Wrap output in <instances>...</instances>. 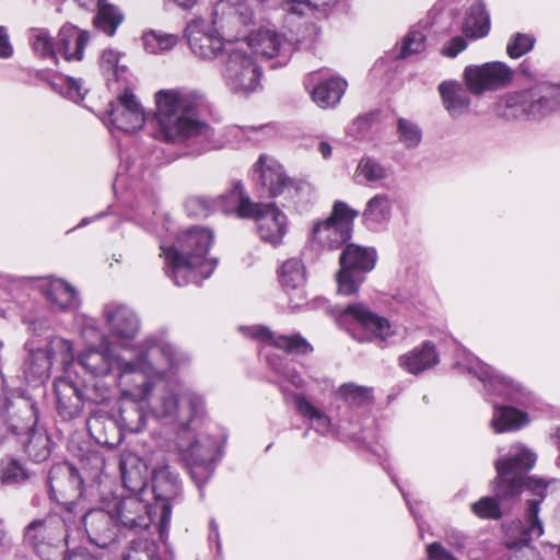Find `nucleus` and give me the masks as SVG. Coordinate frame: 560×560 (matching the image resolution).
<instances>
[{"mask_svg":"<svg viewBox=\"0 0 560 560\" xmlns=\"http://www.w3.org/2000/svg\"><path fill=\"white\" fill-rule=\"evenodd\" d=\"M347 82L341 78H330L319 82L312 91L313 101L322 108L337 105L345 91Z\"/></svg>","mask_w":560,"mask_h":560,"instance_id":"obj_38","label":"nucleus"},{"mask_svg":"<svg viewBox=\"0 0 560 560\" xmlns=\"http://www.w3.org/2000/svg\"><path fill=\"white\" fill-rule=\"evenodd\" d=\"M226 85L234 93L247 95L260 85V68L256 58L246 54L245 44H230L222 70Z\"/></svg>","mask_w":560,"mask_h":560,"instance_id":"obj_9","label":"nucleus"},{"mask_svg":"<svg viewBox=\"0 0 560 560\" xmlns=\"http://www.w3.org/2000/svg\"><path fill=\"white\" fill-rule=\"evenodd\" d=\"M559 107L560 85L538 82L500 97L494 105V112L508 120L539 121L557 112Z\"/></svg>","mask_w":560,"mask_h":560,"instance_id":"obj_5","label":"nucleus"},{"mask_svg":"<svg viewBox=\"0 0 560 560\" xmlns=\"http://www.w3.org/2000/svg\"><path fill=\"white\" fill-rule=\"evenodd\" d=\"M185 209L188 215L196 218L208 217L215 211L214 198L205 196H192L185 202Z\"/></svg>","mask_w":560,"mask_h":560,"instance_id":"obj_53","label":"nucleus"},{"mask_svg":"<svg viewBox=\"0 0 560 560\" xmlns=\"http://www.w3.org/2000/svg\"><path fill=\"white\" fill-rule=\"evenodd\" d=\"M272 131L270 125L259 126H233L230 128V133L233 135L237 141H261L266 136Z\"/></svg>","mask_w":560,"mask_h":560,"instance_id":"obj_52","label":"nucleus"},{"mask_svg":"<svg viewBox=\"0 0 560 560\" xmlns=\"http://www.w3.org/2000/svg\"><path fill=\"white\" fill-rule=\"evenodd\" d=\"M30 474L25 466L13 457L2 459L0 466V478L3 483L16 485L28 479Z\"/></svg>","mask_w":560,"mask_h":560,"instance_id":"obj_47","label":"nucleus"},{"mask_svg":"<svg viewBox=\"0 0 560 560\" xmlns=\"http://www.w3.org/2000/svg\"><path fill=\"white\" fill-rule=\"evenodd\" d=\"M279 281L289 295V303L296 308L305 301L304 284L306 281L305 267L302 260L290 258L285 260L279 272Z\"/></svg>","mask_w":560,"mask_h":560,"instance_id":"obj_27","label":"nucleus"},{"mask_svg":"<svg viewBox=\"0 0 560 560\" xmlns=\"http://www.w3.org/2000/svg\"><path fill=\"white\" fill-rule=\"evenodd\" d=\"M67 521L58 516L33 520L23 530V544L38 557H46L50 549L68 545Z\"/></svg>","mask_w":560,"mask_h":560,"instance_id":"obj_13","label":"nucleus"},{"mask_svg":"<svg viewBox=\"0 0 560 560\" xmlns=\"http://www.w3.org/2000/svg\"><path fill=\"white\" fill-rule=\"evenodd\" d=\"M337 398L349 407L359 408L372 402V389L353 383L342 384L337 390Z\"/></svg>","mask_w":560,"mask_h":560,"instance_id":"obj_45","label":"nucleus"},{"mask_svg":"<svg viewBox=\"0 0 560 560\" xmlns=\"http://www.w3.org/2000/svg\"><path fill=\"white\" fill-rule=\"evenodd\" d=\"M202 95L190 90H161L155 94L156 110L148 119L152 137L168 143L192 141L208 149L213 136L209 125L198 118Z\"/></svg>","mask_w":560,"mask_h":560,"instance_id":"obj_3","label":"nucleus"},{"mask_svg":"<svg viewBox=\"0 0 560 560\" xmlns=\"http://www.w3.org/2000/svg\"><path fill=\"white\" fill-rule=\"evenodd\" d=\"M472 513L485 520H499L502 516L501 506L497 499L483 497L471 504Z\"/></svg>","mask_w":560,"mask_h":560,"instance_id":"obj_54","label":"nucleus"},{"mask_svg":"<svg viewBox=\"0 0 560 560\" xmlns=\"http://www.w3.org/2000/svg\"><path fill=\"white\" fill-rule=\"evenodd\" d=\"M467 47L466 40L460 37L456 36L448 40L444 47H443V55L447 57H456L459 52H462Z\"/></svg>","mask_w":560,"mask_h":560,"instance_id":"obj_60","label":"nucleus"},{"mask_svg":"<svg viewBox=\"0 0 560 560\" xmlns=\"http://www.w3.org/2000/svg\"><path fill=\"white\" fill-rule=\"evenodd\" d=\"M33 52L44 61L57 65V45L47 28L33 27L27 32Z\"/></svg>","mask_w":560,"mask_h":560,"instance_id":"obj_42","label":"nucleus"},{"mask_svg":"<svg viewBox=\"0 0 560 560\" xmlns=\"http://www.w3.org/2000/svg\"><path fill=\"white\" fill-rule=\"evenodd\" d=\"M189 361V354L173 345L165 334L150 335L136 346L133 358L117 362L115 383L124 398L147 401L156 418L177 425L178 454L202 497L218 455L214 439L195 433L205 400L179 380L167 378V372Z\"/></svg>","mask_w":560,"mask_h":560,"instance_id":"obj_1","label":"nucleus"},{"mask_svg":"<svg viewBox=\"0 0 560 560\" xmlns=\"http://www.w3.org/2000/svg\"><path fill=\"white\" fill-rule=\"evenodd\" d=\"M83 524L91 542L100 548H107L118 538L120 526L114 511L91 510L84 514Z\"/></svg>","mask_w":560,"mask_h":560,"instance_id":"obj_23","label":"nucleus"},{"mask_svg":"<svg viewBox=\"0 0 560 560\" xmlns=\"http://www.w3.org/2000/svg\"><path fill=\"white\" fill-rule=\"evenodd\" d=\"M376 252L355 244L346 245L339 257L340 270L337 275L338 291L349 295L358 291L365 275L373 270Z\"/></svg>","mask_w":560,"mask_h":560,"instance_id":"obj_12","label":"nucleus"},{"mask_svg":"<svg viewBox=\"0 0 560 560\" xmlns=\"http://www.w3.org/2000/svg\"><path fill=\"white\" fill-rule=\"evenodd\" d=\"M119 469L124 487L132 493H141L148 482V471L151 470L150 454L141 458L125 451L120 455Z\"/></svg>","mask_w":560,"mask_h":560,"instance_id":"obj_24","label":"nucleus"},{"mask_svg":"<svg viewBox=\"0 0 560 560\" xmlns=\"http://www.w3.org/2000/svg\"><path fill=\"white\" fill-rule=\"evenodd\" d=\"M425 35L419 28H412L405 37L399 56L407 58L419 54L425 48Z\"/></svg>","mask_w":560,"mask_h":560,"instance_id":"obj_55","label":"nucleus"},{"mask_svg":"<svg viewBox=\"0 0 560 560\" xmlns=\"http://www.w3.org/2000/svg\"><path fill=\"white\" fill-rule=\"evenodd\" d=\"M293 399L299 413L311 421L312 428L317 433L320 435H327L332 431L331 419L328 415L302 395L294 394Z\"/></svg>","mask_w":560,"mask_h":560,"instance_id":"obj_41","label":"nucleus"},{"mask_svg":"<svg viewBox=\"0 0 560 560\" xmlns=\"http://www.w3.org/2000/svg\"><path fill=\"white\" fill-rule=\"evenodd\" d=\"M142 42L149 54L156 55L173 49L178 43V36L159 31H149L143 34Z\"/></svg>","mask_w":560,"mask_h":560,"instance_id":"obj_46","label":"nucleus"},{"mask_svg":"<svg viewBox=\"0 0 560 560\" xmlns=\"http://www.w3.org/2000/svg\"><path fill=\"white\" fill-rule=\"evenodd\" d=\"M11 547V539L8 534L4 521L0 520V552H5Z\"/></svg>","mask_w":560,"mask_h":560,"instance_id":"obj_64","label":"nucleus"},{"mask_svg":"<svg viewBox=\"0 0 560 560\" xmlns=\"http://www.w3.org/2000/svg\"><path fill=\"white\" fill-rule=\"evenodd\" d=\"M152 492L158 503H161V517L159 524L160 538L167 534L171 518V501L182 492L178 474L172 470L164 451L150 453Z\"/></svg>","mask_w":560,"mask_h":560,"instance_id":"obj_6","label":"nucleus"},{"mask_svg":"<svg viewBox=\"0 0 560 560\" xmlns=\"http://www.w3.org/2000/svg\"><path fill=\"white\" fill-rule=\"evenodd\" d=\"M102 317L109 335L121 345L137 337L141 322L138 314L127 304L110 301L104 304Z\"/></svg>","mask_w":560,"mask_h":560,"instance_id":"obj_18","label":"nucleus"},{"mask_svg":"<svg viewBox=\"0 0 560 560\" xmlns=\"http://www.w3.org/2000/svg\"><path fill=\"white\" fill-rule=\"evenodd\" d=\"M89 33L74 25H63L58 34L57 56L61 55L67 61H80L83 58Z\"/></svg>","mask_w":560,"mask_h":560,"instance_id":"obj_30","label":"nucleus"},{"mask_svg":"<svg viewBox=\"0 0 560 560\" xmlns=\"http://www.w3.org/2000/svg\"><path fill=\"white\" fill-rule=\"evenodd\" d=\"M358 215L359 211L345 201H335L329 217L314 223L311 233L312 243L326 249L341 247L351 238L353 222Z\"/></svg>","mask_w":560,"mask_h":560,"instance_id":"obj_11","label":"nucleus"},{"mask_svg":"<svg viewBox=\"0 0 560 560\" xmlns=\"http://www.w3.org/2000/svg\"><path fill=\"white\" fill-rule=\"evenodd\" d=\"M241 331L257 341L272 346L288 354L306 355L313 351L312 345L300 334L276 335L269 328L260 325L240 327Z\"/></svg>","mask_w":560,"mask_h":560,"instance_id":"obj_21","label":"nucleus"},{"mask_svg":"<svg viewBox=\"0 0 560 560\" xmlns=\"http://www.w3.org/2000/svg\"><path fill=\"white\" fill-rule=\"evenodd\" d=\"M83 396L85 400L100 405L109 399L110 388L106 385L95 384L91 387H86L83 392Z\"/></svg>","mask_w":560,"mask_h":560,"instance_id":"obj_58","label":"nucleus"},{"mask_svg":"<svg viewBox=\"0 0 560 560\" xmlns=\"http://www.w3.org/2000/svg\"><path fill=\"white\" fill-rule=\"evenodd\" d=\"M529 422L526 412L510 406L493 405L491 427L497 433L515 431Z\"/></svg>","mask_w":560,"mask_h":560,"instance_id":"obj_36","label":"nucleus"},{"mask_svg":"<svg viewBox=\"0 0 560 560\" xmlns=\"http://www.w3.org/2000/svg\"><path fill=\"white\" fill-rule=\"evenodd\" d=\"M138 401L121 409L120 420L124 429L130 433H138L145 427L147 417L137 405Z\"/></svg>","mask_w":560,"mask_h":560,"instance_id":"obj_48","label":"nucleus"},{"mask_svg":"<svg viewBox=\"0 0 560 560\" xmlns=\"http://www.w3.org/2000/svg\"><path fill=\"white\" fill-rule=\"evenodd\" d=\"M27 355L23 364V375L27 383H43L48 378L52 366L39 340L32 338L25 343Z\"/></svg>","mask_w":560,"mask_h":560,"instance_id":"obj_28","label":"nucleus"},{"mask_svg":"<svg viewBox=\"0 0 560 560\" xmlns=\"http://www.w3.org/2000/svg\"><path fill=\"white\" fill-rule=\"evenodd\" d=\"M389 176V167H386L374 158L363 156L358 163L353 179L359 185L376 188L385 187V180Z\"/></svg>","mask_w":560,"mask_h":560,"instance_id":"obj_34","label":"nucleus"},{"mask_svg":"<svg viewBox=\"0 0 560 560\" xmlns=\"http://www.w3.org/2000/svg\"><path fill=\"white\" fill-rule=\"evenodd\" d=\"M428 557L430 560H458L448 550H446L440 542H433L427 548Z\"/></svg>","mask_w":560,"mask_h":560,"instance_id":"obj_59","label":"nucleus"},{"mask_svg":"<svg viewBox=\"0 0 560 560\" xmlns=\"http://www.w3.org/2000/svg\"><path fill=\"white\" fill-rule=\"evenodd\" d=\"M27 413L30 416V423L25 428L26 441L24 442V450L34 462L40 463L50 455V440L45 432L35 429L37 413L33 405H27Z\"/></svg>","mask_w":560,"mask_h":560,"instance_id":"obj_33","label":"nucleus"},{"mask_svg":"<svg viewBox=\"0 0 560 560\" xmlns=\"http://www.w3.org/2000/svg\"><path fill=\"white\" fill-rule=\"evenodd\" d=\"M139 494L125 497L114 508L119 526L133 533L147 530L152 523L151 506Z\"/></svg>","mask_w":560,"mask_h":560,"instance_id":"obj_20","label":"nucleus"},{"mask_svg":"<svg viewBox=\"0 0 560 560\" xmlns=\"http://www.w3.org/2000/svg\"><path fill=\"white\" fill-rule=\"evenodd\" d=\"M212 243V231L200 226L180 232L172 244L162 242L165 275L177 287L199 284L209 278L217 265L215 259L207 256Z\"/></svg>","mask_w":560,"mask_h":560,"instance_id":"obj_4","label":"nucleus"},{"mask_svg":"<svg viewBox=\"0 0 560 560\" xmlns=\"http://www.w3.org/2000/svg\"><path fill=\"white\" fill-rule=\"evenodd\" d=\"M234 44H245L246 54L254 57L277 58L272 67L284 66L291 55V43L273 25L260 26L252 31L245 39H237Z\"/></svg>","mask_w":560,"mask_h":560,"instance_id":"obj_14","label":"nucleus"},{"mask_svg":"<svg viewBox=\"0 0 560 560\" xmlns=\"http://www.w3.org/2000/svg\"><path fill=\"white\" fill-rule=\"evenodd\" d=\"M399 361L407 372L418 374L438 364L439 355L434 345L427 341L421 347L401 355Z\"/></svg>","mask_w":560,"mask_h":560,"instance_id":"obj_35","label":"nucleus"},{"mask_svg":"<svg viewBox=\"0 0 560 560\" xmlns=\"http://www.w3.org/2000/svg\"><path fill=\"white\" fill-rule=\"evenodd\" d=\"M254 172L257 174L261 194L268 197H283L285 200L296 201L311 190L307 183L290 178L278 161L265 154L259 156Z\"/></svg>","mask_w":560,"mask_h":560,"instance_id":"obj_10","label":"nucleus"},{"mask_svg":"<svg viewBox=\"0 0 560 560\" xmlns=\"http://www.w3.org/2000/svg\"><path fill=\"white\" fill-rule=\"evenodd\" d=\"M101 68L107 84L116 91L126 89L128 69L119 65V54L113 49L104 50L101 56Z\"/></svg>","mask_w":560,"mask_h":560,"instance_id":"obj_40","label":"nucleus"},{"mask_svg":"<svg viewBox=\"0 0 560 560\" xmlns=\"http://www.w3.org/2000/svg\"><path fill=\"white\" fill-rule=\"evenodd\" d=\"M121 359L106 345L98 348L88 347L79 353L77 361L85 373L97 378L116 372L117 362Z\"/></svg>","mask_w":560,"mask_h":560,"instance_id":"obj_25","label":"nucleus"},{"mask_svg":"<svg viewBox=\"0 0 560 560\" xmlns=\"http://www.w3.org/2000/svg\"><path fill=\"white\" fill-rule=\"evenodd\" d=\"M73 323L79 334L86 342H94L103 339V334L97 320L84 313L74 312Z\"/></svg>","mask_w":560,"mask_h":560,"instance_id":"obj_49","label":"nucleus"},{"mask_svg":"<svg viewBox=\"0 0 560 560\" xmlns=\"http://www.w3.org/2000/svg\"><path fill=\"white\" fill-rule=\"evenodd\" d=\"M490 31V16L483 2L472 3L466 12L463 33L470 38L485 37Z\"/></svg>","mask_w":560,"mask_h":560,"instance_id":"obj_39","label":"nucleus"},{"mask_svg":"<svg viewBox=\"0 0 560 560\" xmlns=\"http://www.w3.org/2000/svg\"><path fill=\"white\" fill-rule=\"evenodd\" d=\"M464 79L470 93L480 95L487 90L508 83L511 80V72L501 62H489L482 66L466 67Z\"/></svg>","mask_w":560,"mask_h":560,"instance_id":"obj_19","label":"nucleus"},{"mask_svg":"<svg viewBox=\"0 0 560 560\" xmlns=\"http://www.w3.org/2000/svg\"><path fill=\"white\" fill-rule=\"evenodd\" d=\"M52 88L62 96L69 98L74 103L82 101L88 92L80 80L71 77H62L58 82L52 83Z\"/></svg>","mask_w":560,"mask_h":560,"instance_id":"obj_50","label":"nucleus"},{"mask_svg":"<svg viewBox=\"0 0 560 560\" xmlns=\"http://www.w3.org/2000/svg\"><path fill=\"white\" fill-rule=\"evenodd\" d=\"M45 298L58 310L74 313L81 305L77 289L59 278H45L38 285Z\"/></svg>","mask_w":560,"mask_h":560,"instance_id":"obj_26","label":"nucleus"},{"mask_svg":"<svg viewBox=\"0 0 560 560\" xmlns=\"http://www.w3.org/2000/svg\"><path fill=\"white\" fill-rule=\"evenodd\" d=\"M256 207L250 219L256 222L259 240L271 247L280 246L289 230L287 214L273 202H258Z\"/></svg>","mask_w":560,"mask_h":560,"instance_id":"obj_17","label":"nucleus"},{"mask_svg":"<svg viewBox=\"0 0 560 560\" xmlns=\"http://www.w3.org/2000/svg\"><path fill=\"white\" fill-rule=\"evenodd\" d=\"M190 50L201 59L211 60L219 55L226 57V47L234 42H224L212 28L206 30L200 23L192 22L186 27Z\"/></svg>","mask_w":560,"mask_h":560,"instance_id":"obj_22","label":"nucleus"},{"mask_svg":"<svg viewBox=\"0 0 560 560\" xmlns=\"http://www.w3.org/2000/svg\"><path fill=\"white\" fill-rule=\"evenodd\" d=\"M214 201L215 209H220L226 214L235 213L238 218L243 219L252 218L253 211L257 208L258 203L253 202L245 194L241 182L235 183L228 192L214 198Z\"/></svg>","mask_w":560,"mask_h":560,"instance_id":"obj_31","label":"nucleus"},{"mask_svg":"<svg viewBox=\"0 0 560 560\" xmlns=\"http://www.w3.org/2000/svg\"><path fill=\"white\" fill-rule=\"evenodd\" d=\"M535 44V37L530 34L516 33L506 46V52L511 58H520L530 51Z\"/></svg>","mask_w":560,"mask_h":560,"instance_id":"obj_56","label":"nucleus"},{"mask_svg":"<svg viewBox=\"0 0 560 560\" xmlns=\"http://www.w3.org/2000/svg\"><path fill=\"white\" fill-rule=\"evenodd\" d=\"M96 2L98 12L94 19V24L106 35L113 36L122 22L124 15L118 8L107 3L106 0H96Z\"/></svg>","mask_w":560,"mask_h":560,"instance_id":"obj_44","label":"nucleus"},{"mask_svg":"<svg viewBox=\"0 0 560 560\" xmlns=\"http://www.w3.org/2000/svg\"><path fill=\"white\" fill-rule=\"evenodd\" d=\"M63 560H97L84 548L68 550Z\"/></svg>","mask_w":560,"mask_h":560,"instance_id":"obj_63","label":"nucleus"},{"mask_svg":"<svg viewBox=\"0 0 560 560\" xmlns=\"http://www.w3.org/2000/svg\"><path fill=\"white\" fill-rule=\"evenodd\" d=\"M83 480L77 468L67 463L54 466L48 475L50 498L63 504L69 511L82 497Z\"/></svg>","mask_w":560,"mask_h":560,"instance_id":"obj_16","label":"nucleus"},{"mask_svg":"<svg viewBox=\"0 0 560 560\" xmlns=\"http://www.w3.org/2000/svg\"><path fill=\"white\" fill-rule=\"evenodd\" d=\"M267 361L271 368H273L285 381L292 384L296 388H302L305 385V382L300 373L294 370L282 366L281 364H277L271 361L270 357L267 354Z\"/></svg>","mask_w":560,"mask_h":560,"instance_id":"obj_57","label":"nucleus"},{"mask_svg":"<svg viewBox=\"0 0 560 560\" xmlns=\"http://www.w3.org/2000/svg\"><path fill=\"white\" fill-rule=\"evenodd\" d=\"M446 540L448 545L456 548L457 550H463L467 546V537L456 529H450L446 532Z\"/></svg>","mask_w":560,"mask_h":560,"instance_id":"obj_61","label":"nucleus"},{"mask_svg":"<svg viewBox=\"0 0 560 560\" xmlns=\"http://www.w3.org/2000/svg\"><path fill=\"white\" fill-rule=\"evenodd\" d=\"M13 54V47L9 42L7 28L0 25V58H10Z\"/></svg>","mask_w":560,"mask_h":560,"instance_id":"obj_62","label":"nucleus"},{"mask_svg":"<svg viewBox=\"0 0 560 560\" xmlns=\"http://www.w3.org/2000/svg\"><path fill=\"white\" fill-rule=\"evenodd\" d=\"M125 90L124 94L109 103L105 124L119 131L132 133L141 129L147 119L136 96L127 88Z\"/></svg>","mask_w":560,"mask_h":560,"instance_id":"obj_15","label":"nucleus"},{"mask_svg":"<svg viewBox=\"0 0 560 560\" xmlns=\"http://www.w3.org/2000/svg\"><path fill=\"white\" fill-rule=\"evenodd\" d=\"M536 454L523 444H514L509 453L495 462L498 471L497 494L504 499L518 495L524 489L529 490L538 499L527 501L524 520H517L506 527V545L511 548L527 546L533 539L544 534L540 521L539 505L546 495L548 482L544 479L524 474L530 470L536 463Z\"/></svg>","mask_w":560,"mask_h":560,"instance_id":"obj_2","label":"nucleus"},{"mask_svg":"<svg viewBox=\"0 0 560 560\" xmlns=\"http://www.w3.org/2000/svg\"><path fill=\"white\" fill-rule=\"evenodd\" d=\"M42 346L52 365L59 364L66 371L73 363L74 353L72 341L59 336H52Z\"/></svg>","mask_w":560,"mask_h":560,"instance_id":"obj_43","label":"nucleus"},{"mask_svg":"<svg viewBox=\"0 0 560 560\" xmlns=\"http://www.w3.org/2000/svg\"><path fill=\"white\" fill-rule=\"evenodd\" d=\"M439 92L445 110L452 118L468 114L470 109L469 90L456 81H444L439 85Z\"/></svg>","mask_w":560,"mask_h":560,"instance_id":"obj_32","label":"nucleus"},{"mask_svg":"<svg viewBox=\"0 0 560 560\" xmlns=\"http://www.w3.org/2000/svg\"><path fill=\"white\" fill-rule=\"evenodd\" d=\"M393 200L389 195L378 192L366 201L362 213L364 223L370 228L380 226L389 221Z\"/></svg>","mask_w":560,"mask_h":560,"instance_id":"obj_37","label":"nucleus"},{"mask_svg":"<svg viewBox=\"0 0 560 560\" xmlns=\"http://www.w3.org/2000/svg\"><path fill=\"white\" fill-rule=\"evenodd\" d=\"M338 324L360 342L386 341L395 334V329L385 317L378 316L363 303L343 307L338 314Z\"/></svg>","mask_w":560,"mask_h":560,"instance_id":"obj_8","label":"nucleus"},{"mask_svg":"<svg viewBox=\"0 0 560 560\" xmlns=\"http://www.w3.org/2000/svg\"><path fill=\"white\" fill-rule=\"evenodd\" d=\"M397 135L399 141L407 149L417 148L422 138V132L419 126L405 118H399L397 121Z\"/></svg>","mask_w":560,"mask_h":560,"instance_id":"obj_51","label":"nucleus"},{"mask_svg":"<svg viewBox=\"0 0 560 560\" xmlns=\"http://www.w3.org/2000/svg\"><path fill=\"white\" fill-rule=\"evenodd\" d=\"M55 394L57 397V410L65 420H71L81 412L84 399L83 392L66 377H59L55 384Z\"/></svg>","mask_w":560,"mask_h":560,"instance_id":"obj_29","label":"nucleus"},{"mask_svg":"<svg viewBox=\"0 0 560 560\" xmlns=\"http://www.w3.org/2000/svg\"><path fill=\"white\" fill-rule=\"evenodd\" d=\"M456 366L477 377L488 395H497L503 399L525 404L529 392L518 382L503 376L472 353L464 351Z\"/></svg>","mask_w":560,"mask_h":560,"instance_id":"obj_7","label":"nucleus"}]
</instances>
